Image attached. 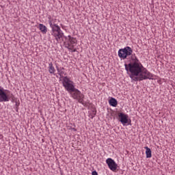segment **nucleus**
Returning a JSON list of instances; mask_svg holds the SVG:
<instances>
[{
	"mask_svg": "<svg viewBox=\"0 0 175 175\" xmlns=\"http://www.w3.org/2000/svg\"><path fill=\"white\" fill-rule=\"evenodd\" d=\"M62 39L66 49L70 50L71 53L77 51V49H75V46L77 44V39L72 37V36H64Z\"/></svg>",
	"mask_w": 175,
	"mask_h": 175,
	"instance_id": "f03ea898",
	"label": "nucleus"
},
{
	"mask_svg": "<svg viewBox=\"0 0 175 175\" xmlns=\"http://www.w3.org/2000/svg\"><path fill=\"white\" fill-rule=\"evenodd\" d=\"M49 72L51 75H54L55 73V68L53 66V62L49 63Z\"/></svg>",
	"mask_w": 175,
	"mask_h": 175,
	"instance_id": "f8f14e48",
	"label": "nucleus"
},
{
	"mask_svg": "<svg viewBox=\"0 0 175 175\" xmlns=\"http://www.w3.org/2000/svg\"><path fill=\"white\" fill-rule=\"evenodd\" d=\"M72 131H74V132H76V131H77V129L73 128V129H72Z\"/></svg>",
	"mask_w": 175,
	"mask_h": 175,
	"instance_id": "6ab92c4d",
	"label": "nucleus"
},
{
	"mask_svg": "<svg viewBox=\"0 0 175 175\" xmlns=\"http://www.w3.org/2000/svg\"><path fill=\"white\" fill-rule=\"evenodd\" d=\"M39 29L44 34L47 33V27L44 25L40 24L39 25Z\"/></svg>",
	"mask_w": 175,
	"mask_h": 175,
	"instance_id": "ddd939ff",
	"label": "nucleus"
},
{
	"mask_svg": "<svg viewBox=\"0 0 175 175\" xmlns=\"http://www.w3.org/2000/svg\"><path fill=\"white\" fill-rule=\"evenodd\" d=\"M56 69H57L60 77L62 79H63V80H64V77H64V76H66V72H65L64 71V70H65V68L62 67L59 69V68H58V66H56Z\"/></svg>",
	"mask_w": 175,
	"mask_h": 175,
	"instance_id": "9d476101",
	"label": "nucleus"
},
{
	"mask_svg": "<svg viewBox=\"0 0 175 175\" xmlns=\"http://www.w3.org/2000/svg\"><path fill=\"white\" fill-rule=\"evenodd\" d=\"M10 91L3 90V88L0 86V102H9V96Z\"/></svg>",
	"mask_w": 175,
	"mask_h": 175,
	"instance_id": "0eeeda50",
	"label": "nucleus"
},
{
	"mask_svg": "<svg viewBox=\"0 0 175 175\" xmlns=\"http://www.w3.org/2000/svg\"><path fill=\"white\" fill-rule=\"evenodd\" d=\"M94 114H96V111H94Z\"/></svg>",
	"mask_w": 175,
	"mask_h": 175,
	"instance_id": "aec40b11",
	"label": "nucleus"
},
{
	"mask_svg": "<svg viewBox=\"0 0 175 175\" xmlns=\"http://www.w3.org/2000/svg\"><path fill=\"white\" fill-rule=\"evenodd\" d=\"M109 103L110 106H112L113 107H117V105H118L117 100L113 97L109 99Z\"/></svg>",
	"mask_w": 175,
	"mask_h": 175,
	"instance_id": "9b49d317",
	"label": "nucleus"
},
{
	"mask_svg": "<svg viewBox=\"0 0 175 175\" xmlns=\"http://www.w3.org/2000/svg\"><path fill=\"white\" fill-rule=\"evenodd\" d=\"M146 148V158H151V157H152V154L151 152V149L148 147H145Z\"/></svg>",
	"mask_w": 175,
	"mask_h": 175,
	"instance_id": "4468645a",
	"label": "nucleus"
},
{
	"mask_svg": "<svg viewBox=\"0 0 175 175\" xmlns=\"http://www.w3.org/2000/svg\"><path fill=\"white\" fill-rule=\"evenodd\" d=\"M49 24L52 29V36H54L57 42H59V40L64 38V33L62 32V30H61V27L55 23L53 24L51 16L49 17Z\"/></svg>",
	"mask_w": 175,
	"mask_h": 175,
	"instance_id": "7ed1b4c3",
	"label": "nucleus"
},
{
	"mask_svg": "<svg viewBox=\"0 0 175 175\" xmlns=\"http://www.w3.org/2000/svg\"><path fill=\"white\" fill-rule=\"evenodd\" d=\"M106 163L108 165V167L111 170L112 172H117V167H118V165L116 163V161L113 160L111 158H108L106 160Z\"/></svg>",
	"mask_w": 175,
	"mask_h": 175,
	"instance_id": "6e6552de",
	"label": "nucleus"
},
{
	"mask_svg": "<svg viewBox=\"0 0 175 175\" xmlns=\"http://www.w3.org/2000/svg\"><path fill=\"white\" fill-rule=\"evenodd\" d=\"M133 55H136V54H133V50L131 46H126L118 51V57L122 59H126L128 57H131V60L132 61V57H133Z\"/></svg>",
	"mask_w": 175,
	"mask_h": 175,
	"instance_id": "20e7f679",
	"label": "nucleus"
},
{
	"mask_svg": "<svg viewBox=\"0 0 175 175\" xmlns=\"http://www.w3.org/2000/svg\"><path fill=\"white\" fill-rule=\"evenodd\" d=\"M70 95L73 99H76L79 102V103L83 102V99H84L85 96L78 89L74 90V91L70 92Z\"/></svg>",
	"mask_w": 175,
	"mask_h": 175,
	"instance_id": "423d86ee",
	"label": "nucleus"
},
{
	"mask_svg": "<svg viewBox=\"0 0 175 175\" xmlns=\"http://www.w3.org/2000/svg\"><path fill=\"white\" fill-rule=\"evenodd\" d=\"M15 103H16L15 106H16V109H18V107L20 106V103H18L17 100H16Z\"/></svg>",
	"mask_w": 175,
	"mask_h": 175,
	"instance_id": "f3484780",
	"label": "nucleus"
},
{
	"mask_svg": "<svg viewBox=\"0 0 175 175\" xmlns=\"http://www.w3.org/2000/svg\"><path fill=\"white\" fill-rule=\"evenodd\" d=\"M80 103H81V105H83L85 107H87V106H88V105H91L90 103V100H87L86 101L84 102V99H82V102Z\"/></svg>",
	"mask_w": 175,
	"mask_h": 175,
	"instance_id": "dca6fc26",
	"label": "nucleus"
},
{
	"mask_svg": "<svg viewBox=\"0 0 175 175\" xmlns=\"http://www.w3.org/2000/svg\"><path fill=\"white\" fill-rule=\"evenodd\" d=\"M92 175H98V172L96 170L92 172Z\"/></svg>",
	"mask_w": 175,
	"mask_h": 175,
	"instance_id": "a211bd4d",
	"label": "nucleus"
},
{
	"mask_svg": "<svg viewBox=\"0 0 175 175\" xmlns=\"http://www.w3.org/2000/svg\"><path fill=\"white\" fill-rule=\"evenodd\" d=\"M118 117L121 124H122L123 125H126V124H128L129 116L127 114L120 112L118 113Z\"/></svg>",
	"mask_w": 175,
	"mask_h": 175,
	"instance_id": "1a4fd4ad",
	"label": "nucleus"
},
{
	"mask_svg": "<svg viewBox=\"0 0 175 175\" xmlns=\"http://www.w3.org/2000/svg\"><path fill=\"white\" fill-rule=\"evenodd\" d=\"M10 99L12 100V102H16V100H17V98L12 93H10L9 96V100H10Z\"/></svg>",
	"mask_w": 175,
	"mask_h": 175,
	"instance_id": "2eb2a0df",
	"label": "nucleus"
},
{
	"mask_svg": "<svg viewBox=\"0 0 175 175\" xmlns=\"http://www.w3.org/2000/svg\"><path fill=\"white\" fill-rule=\"evenodd\" d=\"M63 87H64L65 90L68 91L70 94L75 91L76 88H75V85H73V81H70L68 77H64L62 81Z\"/></svg>",
	"mask_w": 175,
	"mask_h": 175,
	"instance_id": "39448f33",
	"label": "nucleus"
},
{
	"mask_svg": "<svg viewBox=\"0 0 175 175\" xmlns=\"http://www.w3.org/2000/svg\"><path fill=\"white\" fill-rule=\"evenodd\" d=\"M125 70L131 73L130 77L133 81H143V80H151L152 74L141 64L136 55L131 56V62L129 64H125Z\"/></svg>",
	"mask_w": 175,
	"mask_h": 175,
	"instance_id": "f257e3e1",
	"label": "nucleus"
}]
</instances>
